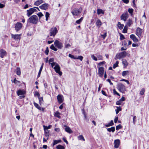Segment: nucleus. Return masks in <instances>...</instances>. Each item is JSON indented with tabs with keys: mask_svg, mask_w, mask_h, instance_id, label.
<instances>
[{
	"mask_svg": "<svg viewBox=\"0 0 149 149\" xmlns=\"http://www.w3.org/2000/svg\"><path fill=\"white\" fill-rule=\"evenodd\" d=\"M38 19L37 16L36 15H32L27 20V22L34 24H37Z\"/></svg>",
	"mask_w": 149,
	"mask_h": 149,
	"instance_id": "1",
	"label": "nucleus"
},
{
	"mask_svg": "<svg viewBox=\"0 0 149 149\" xmlns=\"http://www.w3.org/2000/svg\"><path fill=\"white\" fill-rule=\"evenodd\" d=\"M58 32V30L56 27L52 28L50 31V36L54 37Z\"/></svg>",
	"mask_w": 149,
	"mask_h": 149,
	"instance_id": "2",
	"label": "nucleus"
},
{
	"mask_svg": "<svg viewBox=\"0 0 149 149\" xmlns=\"http://www.w3.org/2000/svg\"><path fill=\"white\" fill-rule=\"evenodd\" d=\"M11 38L19 42L21 38V34H11Z\"/></svg>",
	"mask_w": 149,
	"mask_h": 149,
	"instance_id": "3",
	"label": "nucleus"
},
{
	"mask_svg": "<svg viewBox=\"0 0 149 149\" xmlns=\"http://www.w3.org/2000/svg\"><path fill=\"white\" fill-rule=\"evenodd\" d=\"M82 10L81 8H80L78 10L77 9H74L72 12V13L73 15L77 16L81 12Z\"/></svg>",
	"mask_w": 149,
	"mask_h": 149,
	"instance_id": "4",
	"label": "nucleus"
},
{
	"mask_svg": "<svg viewBox=\"0 0 149 149\" xmlns=\"http://www.w3.org/2000/svg\"><path fill=\"white\" fill-rule=\"evenodd\" d=\"M54 44L58 49H61L63 47V44L58 40H56L54 42Z\"/></svg>",
	"mask_w": 149,
	"mask_h": 149,
	"instance_id": "5",
	"label": "nucleus"
},
{
	"mask_svg": "<svg viewBox=\"0 0 149 149\" xmlns=\"http://www.w3.org/2000/svg\"><path fill=\"white\" fill-rule=\"evenodd\" d=\"M54 69L55 72L58 73L59 75L61 76L62 75V72L60 71V67L58 64H56L54 68Z\"/></svg>",
	"mask_w": 149,
	"mask_h": 149,
	"instance_id": "6",
	"label": "nucleus"
},
{
	"mask_svg": "<svg viewBox=\"0 0 149 149\" xmlns=\"http://www.w3.org/2000/svg\"><path fill=\"white\" fill-rule=\"evenodd\" d=\"M54 69L55 72L58 73L59 75L61 76L62 75V72L60 71V67L58 64H56L54 68Z\"/></svg>",
	"mask_w": 149,
	"mask_h": 149,
	"instance_id": "7",
	"label": "nucleus"
},
{
	"mask_svg": "<svg viewBox=\"0 0 149 149\" xmlns=\"http://www.w3.org/2000/svg\"><path fill=\"white\" fill-rule=\"evenodd\" d=\"M129 17V15L127 12L123 13L120 16L121 19L124 21H126Z\"/></svg>",
	"mask_w": 149,
	"mask_h": 149,
	"instance_id": "8",
	"label": "nucleus"
},
{
	"mask_svg": "<svg viewBox=\"0 0 149 149\" xmlns=\"http://www.w3.org/2000/svg\"><path fill=\"white\" fill-rule=\"evenodd\" d=\"M22 26V25L21 23L17 22L15 24V28L16 31L17 32L21 29Z\"/></svg>",
	"mask_w": 149,
	"mask_h": 149,
	"instance_id": "9",
	"label": "nucleus"
},
{
	"mask_svg": "<svg viewBox=\"0 0 149 149\" xmlns=\"http://www.w3.org/2000/svg\"><path fill=\"white\" fill-rule=\"evenodd\" d=\"M118 88V89L122 93H124L126 91L125 86L122 84H119Z\"/></svg>",
	"mask_w": 149,
	"mask_h": 149,
	"instance_id": "10",
	"label": "nucleus"
},
{
	"mask_svg": "<svg viewBox=\"0 0 149 149\" xmlns=\"http://www.w3.org/2000/svg\"><path fill=\"white\" fill-rule=\"evenodd\" d=\"M36 10L35 8H31L29 10H27V15L28 17H29L34 12H36Z\"/></svg>",
	"mask_w": 149,
	"mask_h": 149,
	"instance_id": "11",
	"label": "nucleus"
},
{
	"mask_svg": "<svg viewBox=\"0 0 149 149\" xmlns=\"http://www.w3.org/2000/svg\"><path fill=\"white\" fill-rule=\"evenodd\" d=\"M142 33V29L139 27H138L136 30V35L140 38L141 35Z\"/></svg>",
	"mask_w": 149,
	"mask_h": 149,
	"instance_id": "12",
	"label": "nucleus"
},
{
	"mask_svg": "<svg viewBox=\"0 0 149 149\" xmlns=\"http://www.w3.org/2000/svg\"><path fill=\"white\" fill-rule=\"evenodd\" d=\"M104 72V68L102 67H100L98 69V74L100 77H102L103 76Z\"/></svg>",
	"mask_w": 149,
	"mask_h": 149,
	"instance_id": "13",
	"label": "nucleus"
},
{
	"mask_svg": "<svg viewBox=\"0 0 149 149\" xmlns=\"http://www.w3.org/2000/svg\"><path fill=\"white\" fill-rule=\"evenodd\" d=\"M57 98L58 102L61 104V103L63 100V97L62 95H58L57 97Z\"/></svg>",
	"mask_w": 149,
	"mask_h": 149,
	"instance_id": "14",
	"label": "nucleus"
},
{
	"mask_svg": "<svg viewBox=\"0 0 149 149\" xmlns=\"http://www.w3.org/2000/svg\"><path fill=\"white\" fill-rule=\"evenodd\" d=\"M49 5L47 3L43 4L42 5L39 6V8L42 9L46 10L48 8Z\"/></svg>",
	"mask_w": 149,
	"mask_h": 149,
	"instance_id": "15",
	"label": "nucleus"
},
{
	"mask_svg": "<svg viewBox=\"0 0 149 149\" xmlns=\"http://www.w3.org/2000/svg\"><path fill=\"white\" fill-rule=\"evenodd\" d=\"M130 38L134 42H136L139 41L136 38L135 35L134 34L130 35Z\"/></svg>",
	"mask_w": 149,
	"mask_h": 149,
	"instance_id": "16",
	"label": "nucleus"
},
{
	"mask_svg": "<svg viewBox=\"0 0 149 149\" xmlns=\"http://www.w3.org/2000/svg\"><path fill=\"white\" fill-rule=\"evenodd\" d=\"M6 54V52L3 49H1L0 51V57L2 58Z\"/></svg>",
	"mask_w": 149,
	"mask_h": 149,
	"instance_id": "17",
	"label": "nucleus"
},
{
	"mask_svg": "<svg viewBox=\"0 0 149 149\" xmlns=\"http://www.w3.org/2000/svg\"><path fill=\"white\" fill-rule=\"evenodd\" d=\"M120 141L119 140L117 139L115 140L114 142V147L116 148H117L118 147Z\"/></svg>",
	"mask_w": 149,
	"mask_h": 149,
	"instance_id": "18",
	"label": "nucleus"
},
{
	"mask_svg": "<svg viewBox=\"0 0 149 149\" xmlns=\"http://www.w3.org/2000/svg\"><path fill=\"white\" fill-rule=\"evenodd\" d=\"M17 93L18 96L24 95L25 92L23 90H19L17 91Z\"/></svg>",
	"mask_w": 149,
	"mask_h": 149,
	"instance_id": "19",
	"label": "nucleus"
},
{
	"mask_svg": "<svg viewBox=\"0 0 149 149\" xmlns=\"http://www.w3.org/2000/svg\"><path fill=\"white\" fill-rule=\"evenodd\" d=\"M65 126L66 127L65 128V130L66 132L69 134H70L72 132V131L69 127L66 126Z\"/></svg>",
	"mask_w": 149,
	"mask_h": 149,
	"instance_id": "20",
	"label": "nucleus"
},
{
	"mask_svg": "<svg viewBox=\"0 0 149 149\" xmlns=\"http://www.w3.org/2000/svg\"><path fill=\"white\" fill-rule=\"evenodd\" d=\"M96 24L98 28H99L102 25V23L100 20V19H98L96 22Z\"/></svg>",
	"mask_w": 149,
	"mask_h": 149,
	"instance_id": "21",
	"label": "nucleus"
},
{
	"mask_svg": "<svg viewBox=\"0 0 149 149\" xmlns=\"http://www.w3.org/2000/svg\"><path fill=\"white\" fill-rule=\"evenodd\" d=\"M121 58H123L121 56L120 54L119 53H117L116 54V56H115L114 58L116 60H117L118 59H120Z\"/></svg>",
	"mask_w": 149,
	"mask_h": 149,
	"instance_id": "22",
	"label": "nucleus"
},
{
	"mask_svg": "<svg viewBox=\"0 0 149 149\" xmlns=\"http://www.w3.org/2000/svg\"><path fill=\"white\" fill-rule=\"evenodd\" d=\"M42 3V0H38L36 1L34 4L37 6H38Z\"/></svg>",
	"mask_w": 149,
	"mask_h": 149,
	"instance_id": "23",
	"label": "nucleus"
},
{
	"mask_svg": "<svg viewBox=\"0 0 149 149\" xmlns=\"http://www.w3.org/2000/svg\"><path fill=\"white\" fill-rule=\"evenodd\" d=\"M122 58L125 57L127 55V52L125 51H123L120 53Z\"/></svg>",
	"mask_w": 149,
	"mask_h": 149,
	"instance_id": "24",
	"label": "nucleus"
},
{
	"mask_svg": "<svg viewBox=\"0 0 149 149\" xmlns=\"http://www.w3.org/2000/svg\"><path fill=\"white\" fill-rule=\"evenodd\" d=\"M61 140H53V146L57 144V143L61 142Z\"/></svg>",
	"mask_w": 149,
	"mask_h": 149,
	"instance_id": "25",
	"label": "nucleus"
},
{
	"mask_svg": "<svg viewBox=\"0 0 149 149\" xmlns=\"http://www.w3.org/2000/svg\"><path fill=\"white\" fill-rule=\"evenodd\" d=\"M107 130L109 132H113L115 131V128L114 127H112L111 128H107Z\"/></svg>",
	"mask_w": 149,
	"mask_h": 149,
	"instance_id": "26",
	"label": "nucleus"
},
{
	"mask_svg": "<svg viewBox=\"0 0 149 149\" xmlns=\"http://www.w3.org/2000/svg\"><path fill=\"white\" fill-rule=\"evenodd\" d=\"M60 113H59L58 111H57L55 113L54 115L55 117H57L59 118H61V116H60Z\"/></svg>",
	"mask_w": 149,
	"mask_h": 149,
	"instance_id": "27",
	"label": "nucleus"
},
{
	"mask_svg": "<svg viewBox=\"0 0 149 149\" xmlns=\"http://www.w3.org/2000/svg\"><path fill=\"white\" fill-rule=\"evenodd\" d=\"M133 23V22L131 19H129L128 20L127 23V25L129 27H130L131 25Z\"/></svg>",
	"mask_w": 149,
	"mask_h": 149,
	"instance_id": "28",
	"label": "nucleus"
},
{
	"mask_svg": "<svg viewBox=\"0 0 149 149\" xmlns=\"http://www.w3.org/2000/svg\"><path fill=\"white\" fill-rule=\"evenodd\" d=\"M97 13L98 15H99L100 14H104V12L101 9H97Z\"/></svg>",
	"mask_w": 149,
	"mask_h": 149,
	"instance_id": "29",
	"label": "nucleus"
},
{
	"mask_svg": "<svg viewBox=\"0 0 149 149\" xmlns=\"http://www.w3.org/2000/svg\"><path fill=\"white\" fill-rule=\"evenodd\" d=\"M118 26L119 29L120 30L122 29L124 26V25L121 24L120 22H118Z\"/></svg>",
	"mask_w": 149,
	"mask_h": 149,
	"instance_id": "30",
	"label": "nucleus"
},
{
	"mask_svg": "<svg viewBox=\"0 0 149 149\" xmlns=\"http://www.w3.org/2000/svg\"><path fill=\"white\" fill-rule=\"evenodd\" d=\"M44 130L45 131V136L46 137L48 138L49 136V132L48 130Z\"/></svg>",
	"mask_w": 149,
	"mask_h": 149,
	"instance_id": "31",
	"label": "nucleus"
},
{
	"mask_svg": "<svg viewBox=\"0 0 149 149\" xmlns=\"http://www.w3.org/2000/svg\"><path fill=\"white\" fill-rule=\"evenodd\" d=\"M113 125V121L112 120H111L109 123H108L107 124L105 125V126L107 127Z\"/></svg>",
	"mask_w": 149,
	"mask_h": 149,
	"instance_id": "32",
	"label": "nucleus"
},
{
	"mask_svg": "<svg viewBox=\"0 0 149 149\" xmlns=\"http://www.w3.org/2000/svg\"><path fill=\"white\" fill-rule=\"evenodd\" d=\"M122 63L125 66H127L128 64V63L127 62V61L125 59L123 60Z\"/></svg>",
	"mask_w": 149,
	"mask_h": 149,
	"instance_id": "33",
	"label": "nucleus"
},
{
	"mask_svg": "<svg viewBox=\"0 0 149 149\" xmlns=\"http://www.w3.org/2000/svg\"><path fill=\"white\" fill-rule=\"evenodd\" d=\"M50 48L55 51H56L57 49L55 47L53 44H52L50 47Z\"/></svg>",
	"mask_w": 149,
	"mask_h": 149,
	"instance_id": "34",
	"label": "nucleus"
},
{
	"mask_svg": "<svg viewBox=\"0 0 149 149\" xmlns=\"http://www.w3.org/2000/svg\"><path fill=\"white\" fill-rule=\"evenodd\" d=\"M16 74L18 75H20L21 74L20 70L19 68H17L16 70Z\"/></svg>",
	"mask_w": 149,
	"mask_h": 149,
	"instance_id": "35",
	"label": "nucleus"
},
{
	"mask_svg": "<svg viewBox=\"0 0 149 149\" xmlns=\"http://www.w3.org/2000/svg\"><path fill=\"white\" fill-rule=\"evenodd\" d=\"M34 106L36 107L37 108H38L39 110H41V107H40L38 104L36 103V102H34Z\"/></svg>",
	"mask_w": 149,
	"mask_h": 149,
	"instance_id": "36",
	"label": "nucleus"
},
{
	"mask_svg": "<svg viewBox=\"0 0 149 149\" xmlns=\"http://www.w3.org/2000/svg\"><path fill=\"white\" fill-rule=\"evenodd\" d=\"M39 103L40 105L42 104L43 100V97H39Z\"/></svg>",
	"mask_w": 149,
	"mask_h": 149,
	"instance_id": "37",
	"label": "nucleus"
},
{
	"mask_svg": "<svg viewBox=\"0 0 149 149\" xmlns=\"http://www.w3.org/2000/svg\"><path fill=\"white\" fill-rule=\"evenodd\" d=\"M128 71H125L123 72L122 73V75L123 76H125L126 75L128 74Z\"/></svg>",
	"mask_w": 149,
	"mask_h": 149,
	"instance_id": "38",
	"label": "nucleus"
},
{
	"mask_svg": "<svg viewBox=\"0 0 149 149\" xmlns=\"http://www.w3.org/2000/svg\"><path fill=\"white\" fill-rule=\"evenodd\" d=\"M83 19V17H81L80 18V19H79L77 20L76 21V23L77 24H80L81 23V22L82 21Z\"/></svg>",
	"mask_w": 149,
	"mask_h": 149,
	"instance_id": "39",
	"label": "nucleus"
},
{
	"mask_svg": "<svg viewBox=\"0 0 149 149\" xmlns=\"http://www.w3.org/2000/svg\"><path fill=\"white\" fill-rule=\"evenodd\" d=\"M127 26H125L123 30V32L124 33H126L127 32Z\"/></svg>",
	"mask_w": 149,
	"mask_h": 149,
	"instance_id": "40",
	"label": "nucleus"
},
{
	"mask_svg": "<svg viewBox=\"0 0 149 149\" xmlns=\"http://www.w3.org/2000/svg\"><path fill=\"white\" fill-rule=\"evenodd\" d=\"M56 148L57 149H64L65 148L63 146L61 145H58L56 146Z\"/></svg>",
	"mask_w": 149,
	"mask_h": 149,
	"instance_id": "41",
	"label": "nucleus"
},
{
	"mask_svg": "<svg viewBox=\"0 0 149 149\" xmlns=\"http://www.w3.org/2000/svg\"><path fill=\"white\" fill-rule=\"evenodd\" d=\"M13 83H14L15 84H19L20 83L19 81L17 80L15 78L13 80H11Z\"/></svg>",
	"mask_w": 149,
	"mask_h": 149,
	"instance_id": "42",
	"label": "nucleus"
},
{
	"mask_svg": "<svg viewBox=\"0 0 149 149\" xmlns=\"http://www.w3.org/2000/svg\"><path fill=\"white\" fill-rule=\"evenodd\" d=\"M52 127L51 125H49L48 126H43V127L44 130H47L48 129H50Z\"/></svg>",
	"mask_w": 149,
	"mask_h": 149,
	"instance_id": "43",
	"label": "nucleus"
},
{
	"mask_svg": "<svg viewBox=\"0 0 149 149\" xmlns=\"http://www.w3.org/2000/svg\"><path fill=\"white\" fill-rule=\"evenodd\" d=\"M78 139L79 140H83L84 141H85V139L82 135L79 136L78 137Z\"/></svg>",
	"mask_w": 149,
	"mask_h": 149,
	"instance_id": "44",
	"label": "nucleus"
},
{
	"mask_svg": "<svg viewBox=\"0 0 149 149\" xmlns=\"http://www.w3.org/2000/svg\"><path fill=\"white\" fill-rule=\"evenodd\" d=\"M49 14L48 12H46L45 14V17H46V20L47 21L48 19V18L49 16Z\"/></svg>",
	"mask_w": 149,
	"mask_h": 149,
	"instance_id": "45",
	"label": "nucleus"
},
{
	"mask_svg": "<svg viewBox=\"0 0 149 149\" xmlns=\"http://www.w3.org/2000/svg\"><path fill=\"white\" fill-rule=\"evenodd\" d=\"M119 63V62L118 61H117L113 65V68H115L116 67H118V64Z\"/></svg>",
	"mask_w": 149,
	"mask_h": 149,
	"instance_id": "46",
	"label": "nucleus"
},
{
	"mask_svg": "<svg viewBox=\"0 0 149 149\" xmlns=\"http://www.w3.org/2000/svg\"><path fill=\"white\" fill-rule=\"evenodd\" d=\"M116 107L117 108V109L116 110V114H117L118 113V112H119V111H121V109L120 108V107Z\"/></svg>",
	"mask_w": 149,
	"mask_h": 149,
	"instance_id": "47",
	"label": "nucleus"
},
{
	"mask_svg": "<svg viewBox=\"0 0 149 149\" xmlns=\"http://www.w3.org/2000/svg\"><path fill=\"white\" fill-rule=\"evenodd\" d=\"M145 92V89L144 88H142L140 91V93L141 95H143L144 94Z\"/></svg>",
	"mask_w": 149,
	"mask_h": 149,
	"instance_id": "48",
	"label": "nucleus"
},
{
	"mask_svg": "<svg viewBox=\"0 0 149 149\" xmlns=\"http://www.w3.org/2000/svg\"><path fill=\"white\" fill-rule=\"evenodd\" d=\"M128 12L130 13L131 15H132V13L133 12L134 10L132 8H130L128 9Z\"/></svg>",
	"mask_w": 149,
	"mask_h": 149,
	"instance_id": "49",
	"label": "nucleus"
},
{
	"mask_svg": "<svg viewBox=\"0 0 149 149\" xmlns=\"http://www.w3.org/2000/svg\"><path fill=\"white\" fill-rule=\"evenodd\" d=\"M122 127V125L120 124H119L116 126V130H118L119 129H121Z\"/></svg>",
	"mask_w": 149,
	"mask_h": 149,
	"instance_id": "50",
	"label": "nucleus"
},
{
	"mask_svg": "<svg viewBox=\"0 0 149 149\" xmlns=\"http://www.w3.org/2000/svg\"><path fill=\"white\" fill-rule=\"evenodd\" d=\"M91 58L92 59L94 60L95 61H97V58H96L95 56L93 54L91 55Z\"/></svg>",
	"mask_w": 149,
	"mask_h": 149,
	"instance_id": "51",
	"label": "nucleus"
},
{
	"mask_svg": "<svg viewBox=\"0 0 149 149\" xmlns=\"http://www.w3.org/2000/svg\"><path fill=\"white\" fill-rule=\"evenodd\" d=\"M37 15L39 17V19H40V18L43 16V15L42 13L41 12L37 14Z\"/></svg>",
	"mask_w": 149,
	"mask_h": 149,
	"instance_id": "52",
	"label": "nucleus"
},
{
	"mask_svg": "<svg viewBox=\"0 0 149 149\" xmlns=\"http://www.w3.org/2000/svg\"><path fill=\"white\" fill-rule=\"evenodd\" d=\"M34 95L35 96H37L38 98L40 97V95L38 91H36L34 93Z\"/></svg>",
	"mask_w": 149,
	"mask_h": 149,
	"instance_id": "53",
	"label": "nucleus"
},
{
	"mask_svg": "<svg viewBox=\"0 0 149 149\" xmlns=\"http://www.w3.org/2000/svg\"><path fill=\"white\" fill-rule=\"evenodd\" d=\"M107 33L105 32L104 33V34H100V36L103 38V39H104L105 38V37L107 36Z\"/></svg>",
	"mask_w": 149,
	"mask_h": 149,
	"instance_id": "54",
	"label": "nucleus"
},
{
	"mask_svg": "<svg viewBox=\"0 0 149 149\" xmlns=\"http://www.w3.org/2000/svg\"><path fill=\"white\" fill-rule=\"evenodd\" d=\"M49 52V50L48 47H46V49L45 52L47 55L48 54Z\"/></svg>",
	"mask_w": 149,
	"mask_h": 149,
	"instance_id": "55",
	"label": "nucleus"
},
{
	"mask_svg": "<svg viewBox=\"0 0 149 149\" xmlns=\"http://www.w3.org/2000/svg\"><path fill=\"white\" fill-rule=\"evenodd\" d=\"M122 103V102L119 100L118 101L116 102V104L117 105H120Z\"/></svg>",
	"mask_w": 149,
	"mask_h": 149,
	"instance_id": "56",
	"label": "nucleus"
},
{
	"mask_svg": "<svg viewBox=\"0 0 149 149\" xmlns=\"http://www.w3.org/2000/svg\"><path fill=\"white\" fill-rule=\"evenodd\" d=\"M136 117L135 116H134L133 118V123L134 124H135V123L136 122Z\"/></svg>",
	"mask_w": 149,
	"mask_h": 149,
	"instance_id": "57",
	"label": "nucleus"
},
{
	"mask_svg": "<svg viewBox=\"0 0 149 149\" xmlns=\"http://www.w3.org/2000/svg\"><path fill=\"white\" fill-rule=\"evenodd\" d=\"M120 39L121 40H122L125 38L124 36L122 34H120Z\"/></svg>",
	"mask_w": 149,
	"mask_h": 149,
	"instance_id": "58",
	"label": "nucleus"
},
{
	"mask_svg": "<svg viewBox=\"0 0 149 149\" xmlns=\"http://www.w3.org/2000/svg\"><path fill=\"white\" fill-rule=\"evenodd\" d=\"M113 91L114 94H116L118 95H120L119 94L117 91H116L115 89H113Z\"/></svg>",
	"mask_w": 149,
	"mask_h": 149,
	"instance_id": "59",
	"label": "nucleus"
},
{
	"mask_svg": "<svg viewBox=\"0 0 149 149\" xmlns=\"http://www.w3.org/2000/svg\"><path fill=\"white\" fill-rule=\"evenodd\" d=\"M97 57L99 60H102V56L100 55H99L97 56Z\"/></svg>",
	"mask_w": 149,
	"mask_h": 149,
	"instance_id": "60",
	"label": "nucleus"
},
{
	"mask_svg": "<svg viewBox=\"0 0 149 149\" xmlns=\"http://www.w3.org/2000/svg\"><path fill=\"white\" fill-rule=\"evenodd\" d=\"M71 46V45L69 44H68L67 45H65V48H68L70 47Z\"/></svg>",
	"mask_w": 149,
	"mask_h": 149,
	"instance_id": "61",
	"label": "nucleus"
},
{
	"mask_svg": "<svg viewBox=\"0 0 149 149\" xmlns=\"http://www.w3.org/2000/svg\"><path fill=\"white\" fill-rule=\"evenodd\" d=\"M83 58V57L82 56H78V59L80 60L81 61L82 60Z\"/></svg>",
	"mask_w": 149,
	"mask_h": 149,
	"instance_id": "62",
	"label": "nucleus"
},
{
	"mask_svg": "<svg viewBox=\"0 0 149 149\" xmlns=\"http://www.w3.org/2000/svg\"><path fill=\"white\" fill-rule=\"evenodd\" d=\"M50 64L51 65L52 67H53L54 65H56V64H57L56 63L53 62L52 63H50Z\"/></svg>",
	"mask_w": 149,
	"mask_h": 149,
	"instance_id": "63",
	"label": "nucleus"
},
{
	"mask_svg": "<svg viewBox=\"0 0 149 149\" xmlns=\"http://www.w3.org/2000/svg\"><path fill=\"white\" fill-rule=\"evenodd\" d=\"M105 63V62L104 61H103L102 62H100L99 63H98V65H102L104 64Z\"/></svg>",
	"mask_w": 149,
	"mask_h": 149,
	"instance_id": "64",
	"label": "nucleus"
}]
</instances>
